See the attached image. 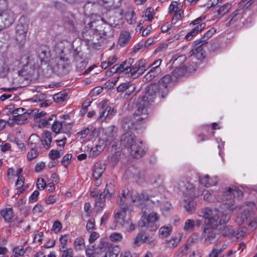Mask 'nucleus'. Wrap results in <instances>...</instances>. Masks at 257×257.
Listing matches in <instances>:
<instances>
[{"instance_id": "1", "label": "nucleus", "mask_w": 257, "mask_h": 257, "mask_svg": "<svg viewBox=\"0 0 257 257\" xmlns=\"http://www.w3.org/2000/svg\"><path fill=\"white\" fill-rule=\"evenodd\" d=\"M198 216L205 219V226L202 233V237L210 243H214L219 238V234L215 229L219 225L227 223L230 218V215L223 213L216 209L205 208L198 212Z\"/></svg>"}, {"instance_id": "2", "label": "nucleus", "mask_w": 257, "mask_h": 257, "mask_svg": "<svg viewBox=\"0 0 257 257\" xmlns=\"http://www.w3.org/2000/svg\"><path fill=\"white\" fill-rule=\"evenodd\" d=\"M134 59L128 58L122 62L119 65L120 73L123 74H131L133 78H137L141 75L146 70V60L142 59L138 61L134 65Z\"/></svg>"}, {"instance_id": "3", "label": "nucleus", "mask_w": 257, "mask_h": 257, "mask_svg": "<svg viewBox=\"0 0 257 257\" xmlns=\"http://www.w3.org/2000/svg\"><path fill=\"white\" fill-rule=\"evenodd\" d=\"M240 211L236 221L239 224H241L247 220L249 221L248 226L251 229L257 228V217H253V209L255 208V204L252 202H246L242 206L238 207Z\"/></svg>"}, {"instance_id": "4", "label": "nucleus", "mask_w": 257, "mask_h": 257, "mask_svg": "<svg viewBox=\"0 0 257 257\" xmlns=\"http://www.w3.org/2000/svg\"><path fill=\"white\" fill-rule=\"evenodd\" d=\"M242 195V192L234 186H232L227 188L226 191L223 192L221 198H217L218 201H221L226 206L228 211L225 213H228L234 209H238V206L235 208H233L234 198L235 197H239Z\"/></svg>"}, {"instance_id": "5", "label": "nucleus", "mask_w": 257, "mask_h": 257, "mask_svg": "<svg viewBox=\"0 0 257 257\" xmlns=\"http://www.w3.org/2000/svg\"><path fill=\"white\" fill-rule=\"evenodd\" d=\"M139 105L134 113V118L137 125L141 126V128H144V124L149 120V114L146 108L148 104V102L144 100V102L140 100Z\"/></svg>"}, {"instance_id": "6", "label": "nucleus", "mask_w": 257, "mask_h": 257, "mask_svg": "<svg viewBox=\"0 0 257 257\" xmlns=\"http://www.w3.org/2000/svg\"><path fill=\"white\" fill-rule=\"evenodd\" d=\"M159 215L156 212H151L147 216H142L139 221V227H146L151 231H155L159 227Z\"/></svg>"}, {"instance_id": "7", "label": "nucleus", "mask_w": 257, "mask_h": 257, "mask_svg": "<svg viewBox=\"0 0 257 257\" xmlns=\"http://www.w3.org/2000/svg\"><path fill=\"white\" fill-rule=\"evenodd\" d=\"M130 211L131 208L127 207H123L122 209L115 211L113 215L115 223L111 226V228L116 229L117 227L119 228L124 225L126 223L128 224L130 220L125 221V218L126 213Z\"/></svg>"}, {"instance_id": "8", "label": "nucleus", "mask_w": 257, "mask_h": 257, "mask_svg": "<svg viewBox=\"0 0 257 257\" xmlns=\"http://www.w3.org/2000/svg\"><path fill=\"white\" fill-rule=\"evenodd\" d=\"M201 194V191L196 194L195 193H193V191L191 189L188 190V192L185 193L183 206L186 211L189 213H193L195 209L196 204L193 200V198L196 196H199Z\"/></svg>"}, {"instance_id": "9", "label": "nucleus", "mask_w": 257, "mask_h": 257, "mask_svg": "<svg viewBox=\"0 0 257 257\" xmlns=\"http://www.w3.org/2000/svg\"><path fill=\"white\" fill-rule=\"evenodd\" d=\"M172 83V77L170 75H166L162 77L158 82L159 88V94L162 98H165L168 94Z\"/></svg>"}, {"instance_id": "10", "label": "nucleus", "mask_w": 257, "mask_h": 257, "mask_svg": "<svg viewBox=\"0 0 257 257\" xmlns=\"http://www.w3.org/2000/svg\"><path fill=\"white\" fill-rule=\"evenodd\" d=\"M148 148L144 142L140 140L129 150L131 156L134 158H140L146 153Z\"/></svg>"}, {"instance_id": "11", "label": "nucleus", "mask_w": 257, "mask_h": 257, "mask_svg": "<svg viewBox=\"0 0 257 257\" xmlns=\"http://www.w3.org/2000/svg\"><path fill=\"white\" fill-rule=\"evenodd\" d=\"M100 248L103 251L106 252L105 257H117L120 252V249L118 246L113 245L111 243L102 241Z\"/></svg>"}, {"instance_id": "12", "label": "nucleus", "mask_w": 257, "mask_h": 257, "mask_svg": "<svg viewBox=\"0 0 257 257\" xmlns=\"http://www.w3.org/2000/svg\"><path fill=\"white\" fill-rule=\"evenodd\" d=\"M201 41L196 40L194 42L193 47L190 52V56H194L198 60H202L205 58V51L204 50V46Z\"/></svg>"}, {"instance_id": "13", "label": "nucleus", "mask_w": 257, "mask_h": 257, "mask_svg": "<svg viewBox=\"0 0 257 257\" xmlns=\"http://www.w3.org/2000/svg\"><path fill=\"white\" fill-rule=\"evenodd\" d=\"M138 140L140 139H137L132 132H127L121 136L120 143L122 145L130 150L134 145L138 142Z\"/></svg>"}, {"instance_id": "14", "label": "nucleus", "mask_w": 257, "mask_h": 257, "mask_svg": "<svg viewBox=\"0 0 257 257\" xmlns=\"http://www.w3.org/2000/svg\"><path fill=\"white\" fill-rule=\"evenodd\" d=\"M159 91V88L157 84H150L146 88V95L142 98L141 101L144 102V100H146V102H148V103L150 101H153Z\"/></svg>"}, {"instance_id": "15", "label": "nucleus", "mask_w": 257, "mask_h": 257, "mask_svg": "<svg viewBox=\"0 0 257 257\" xmlns=\"http://www.w3.org/2000/svg\"><path fill=\"white\" fill-rule=\"evenodd\" d=\"M28 29L27 24L19 23L16 26V39L20 43L24 42L26 39Z\"/></svg>"}, {"instance_id": "16", "label": "nucleus", "mask_w": 257, "mask_h": 257, "mask_svg": "<svg viewBox=\"0 0 257 257\" xmlns=\"http://www.w3.org/2000/svg\"><path fill=\"white\" fill-rule=\"evenodd\" d=\"M101 37H109L113 35V29L111 26L105 21L95 26Z\"/></svg>"}, {"instance_id": "17", "label": "nucleus", "mask_w": 257, "mask_h": 257, "mask_svg": "<svg viewBox=\"0 0 257 257\" xmlns=\"http://www.w3.org/2000/svg\"><path fill=\"white\" fill-rule=\"evenodd\" d=\"M68 60V58L65 55L61 54L55 58L54 68L60 72H63L69 66Z\"/></svg>"}, {"instance_id": "18", "label": "nucleus", "mask_w": 257, "mask_h": 257, "mask_svg": "<svg viewBox=\"0 0 257 257\" xmlns=\"http://www.w3.org/2000/svg\"><path fill=\"white\" fill-rule=\"evenodd\" d=\"M130 198L132 202L140 204L142 201L148 200L150 199V196L147 191H143L141 193L132 191L129 192Z\"/></svg>"}, {"instance_id": "19", "label": "nucleus", "mask_w": 257, "mask_h": 257, "mask_svg": "<svg viewBox=\"0 0 257 257\" xmlns=\"http://www.w3.org/2000/svg\"><path fill=\"white\" fill-rule=\"evenodd\" d=\"M116 133V128L114 125L107 127L104 131V139L109 144L112 142H115Z\"/></svg>"}, {"instance_id": "20", "label": "nucleus", "mask_w": 257, "mask_h": 257, "mask_svg": "<svg viewBox=\"0 0 257 257\" xmlns=\"http://www.w3.org/2000/svg\"><path fill=\"white\" fill-rule=\"evenodd\" d=\"M121 126L124 131L131 132L132 130H141V126L137 125L135 122H133L130 117H125L121 121Z\"/></svg>"}, {"instance_id": "21", "label": "nucleus", "mask_w": 257, "mask_h": 257, "mask_svg": "<svg viewBox=\"0 0 257 257\" xmlns=\"http://www.w3.org/2000/svg\"><path fill=\"white\" fill-rule=\"evenodd\" d=\"M129 198V191L128 190H122L119 193L117 199V203L120 206V209H122L123 207H127L131 208L130 205L128 204Z\"/></svg>"}, {"instance_id": "22", "label": "nucleus", "mask_w": 257, "mask_h": 257, "mask_svg": "<svg viewBox=\"0 0 257 257\" xmlns=\"http://www.w3.org/2000/svg\"><path fill=\"white\" fill-rule=\"evenodd\" d=\"M1 19L4 22V27H9L15 20V15L14 13L10 10H6L3 12L1 15Z\"/></svg>"}, {"instance_id": "23", "label": "nucleus", "mask_w": 257, "mask_h": 257, "mask_svg": "<svg viewBox=\"0 0 257 257\" xmlns=\"http://www.w3.org/2000/svg\"><path fill=\"white\" fill-rule=\"evenodd\" d=\"M182 235L180 232L175 233L172 237L167 240V246L170 248L176 247L180 242Z\"/></svg>"}, {"instance_id": "24", "label": "nucleus", "mask_w": 257, "mask_h": 257, "mask_svg": "<svg viewBox=\"0 0 257 257\" xmlns=\"http://www.w3.org/2000/svg\"><path fill=\"white\" fill-rule=\"evenodd\" d=\"M226 229H228V232H224L225 236L231 235L237 238L243 237L245 234V231L242 228H238L234 230H233L232 226L227 227Z\"/></svg>"}, {"instance_id": "25", "label": "nucleus", "mask_w": 257, "mask_h": 257, "mask_svg": "<svg viewBox=\"0 0 257 257\" xmlns=\"http://www.w3.org/2000/svg\"><path fill=\"white\" fill-rule=\"evenodd\" d=\"M199 182L204 186L209 187L214 185L217 182V177L210 178L209 176L206 175L203 177H199Z\"/></svg>"}, {"instance_id": "26", "label": "nucleus", "mask_w": 257, "mask_h": 257, "mask_svg": "<svg viewBox=\"0 0 257 257\" xmlns=\"http://www.w3.org/2000/svg\"><path fill=\"white\" fill-rule=\"evenodd\" d=\"M205 26L206 24L205 23H201V24L195 26L185 36V39L187 41L191 40L194 36L204 29Z\"/></svg>"}, {"instance_id": "27", "label": "nucleus", "mask_w": 257, "mask_h": 257, "mask_svg": "<svg viewBox=\"0 0 257 257\" xmlns=\"http://www.w3.org/2000/svg\"><path fill=\"white\" fill-rule=\"evenodd\" d=\"M179 6L180 5L177 2H172L169 8V12L176 16L177 19L180 18L183 14V12L180 9Z\"/></svg>"}, {"instance_id": "28", "label": "nucleus", "mask_w": 257, "mask_h": 257, "mask_svg": "<svg viewBox=\"0 0 257 257\" xmlns=\"http://www.w3.org/2000/svg\"><path fill=\"white\" fill-rule=\"evenodd\" d=\"M106 145L103 141H99L97 144L94 146L92 147L90 150V154L93 157H95L99 155V154L104 150Z\"/></svg>"}, {"instance_id": "29", "label": "nucleus", "mask_w": 257, "mask_h": 257, "mask_svg": "<svg viewBox=\"0 0 257 257\" xmlns=\"http://www.w3.org/2000/svg\"><path fill=\"white\" fill-rule=\"evenodd\" d=\"M105 170L103 165L100 163H96L92 170V176L94 179L100 178Z\"/></svg>"}, {"instance_id": "30", "label": "nucleus", "mask_w": 257, "mask_h": 257, "mask_svg": "<svg viewBox=\"0 0 257 257\" xmlns=\"http://www.w3.org/2000/svg\"><path fill=\"white\" fill-rule=\"evenodd\" d=\"M56 116L55 114H51L49 117H46L40 119L39 122V125L40 127H49L52 125Z\"/></svg>"}, {"instance_id": "31", "label": "nucleus", "mask_w": 257, "mask_h": 257, "mask_svg": "<svg viewBox=\"0 0 257 257\" xmlns=\"http://www.w3.org/2000/svg\"><path fill=\"white\" fill-rule=\"evenodd\" d=\"M131 36L129 32L124 31L121 32L119 35L118 43L121 47H124L129 42Z\"/></svg>"}, {"instance_id": "32", "label": "nucleus", "mask_w": 257, "mask_h": 257, "mask_svg": "<svg viewBox=\"0 0 257 257\" xmlns=\"http://www.w3.org/2000/svg\"><path fill=\"white\" fill-rule=\"evenodd\" d=\"M111 187V184H110L109 185H107L103 192H101L99 194V196L97 197V198H96L95 202H103L104 203H105V198L106 197H107L108 198H110L113 192V191H112V192H110L109 191V188H110Z\"/></svg>"}, {"instance_id": "33", "label": "nucleus", "mask_w": 257, "mask_h": 257, "mask_svg": "<svg viewBox=\"0 0 257 257\" xmlns=\"http://www.w3.org/2000/svg\"><path fill=\"white\" fill-rule=\"evenodd\" d=\"M50 56L49 49L46 46H42L38 56L41 63H42L43 62L46 61Z\"/></svg>"}, {"instance_id": "34", "label": "nucleus", "mask_w": 257, "mask_h": 257, "mask_svg": "<svg viewBox=\"0 0 257 257\" xmlns=\"http://www.w3.org/2000/svg\"><path fill=\"white\" fill-rule=\"evenodd\" d=\"M51 128L52 131L56 133V134L60 133H66V131L65 130V128L63 127L62 122L59 121H57L56 120V117L52 123Z\"/></svg>"}, {"instance_id": "35", "label": "nucleus", "mask_w": 257, "mask_h": 257, "mask_svg": "<svg viewBox=\"0 0 257 257\" xmlns=\"http://www.w3.org/2000/svg\"><path fill=\"white\" fill-rule=\"evenodd\" d=\"M90 21L88 23L89 28H92L94 27V24L98 23V25L101 24L104 20L99 15L97 14H91L90 18Z\"/></svg>"}, {"instance_id": "36", "label": "nucleus", "mask_w": 257, "mask_h": 257, "mask_svg": "<svg viewBox=\"0 0 257 257\" xmlns=\"http://www.w3.org/2000/svg\"><path fill=\"white\" fill-rule=\"evenodd\" d=\"M41 142V138L36 134H32L29 139L28 145L30 147H36Z\"/></svg>"}, {"instance_id": "37", "label": "nucleus", "mask_w": 257, "mask_h": 257, "mask_svg": "<svg viewBox=\"0 0 257 257\" xmlns=\"http://www.w3.org/2000/svg\"><path fill=\"white\" fill-rule=\"evenodd\" d=\"M125 18L130 25L134 24L136 19L134 11L132 9L128 10L125 14Z\"/></svg>"}, {"instance_id": "38", "label": "nucleus", "mask_w": 257, "mask_h": 257, "mask_svg": "<svg viewBox=\"0 0 257 257\" xmlns=\"http://www.w3.org/2000/svg\"><path fill=\"white\" fill-rule=\"evenodd\" d=\"M68 94L65 91H61L53 96V99L56 102H61L68 98Z\"/></svg>"}, {"instance_id": "39", "label": "nucleus", "mask_w": 257, "mask_h": 257, "mask_svg": "<svg viewBox=\"0 0 257 257\" xmlns=\"http://www.w3.org/2000/svg\"><path fill=\"white\" fill-rule=\"evenodd\" d=\"M187 71V67L185 65H182L179 67L176 68L172 72L173 75L176 77L184 75Z\"/></svg>"}, {"instance_id": "40", "label": "nucleus", "mask_w": 257, "mask_h": 257, "mask_svg": "<svg viewBox=\"0 0 257 257\" xmlns=\"http://www.w3.org/2000/svg\"><path fill=\"white\" fill-rule=\"evenodd\" d=\"M134 85L130 84L129 83H121L117 87V90L118 92H122L126 90H128L129 92H131L134 90Z\"/></svg>"}, {"instance_id": "41", "label": "nucleus", "mask_w": 257, "mask_h": 257, "mask_svg": "<svg viewBox=\"0 0 257 257\" xmlns=\"http://www.w3.org/2000/svg\"><path fill=\"white\" fill-rule=\"evenodd\" d=\"M161 72L160 69H157L156 71L154 69H151L146 74L144 78L146 81H150L154 79Z\"/></svg>"}, {"instance_id": "42", "label": "nucleus", "mask_w": 257, "mask_h": 257, "mask_svg": "<svg viewBox=\"0 0 257 257\" xmlns=\"http://www.w3.org/2000/svg\"><path fill=\"white\" fill-rule=\"evenodd\" d=\"M106 105H107L106 101H103L100 102L99 103V106H100L101 107V108H102V109H103L102 111L100 113L99 116V119L100 120H101V121L105 119L106 118V117L108 116V115H106L107 110V108H106Z\"/></svg>"}, {"instance_id": "43", "label": "nucleus", "mask_w": 257, "mask_h": 257, "mask_svg": "<svg viewBox=\"0 0 257 257\" xmlns=\"http://www.w3.org/2000/svg\"><path fill=\"white\" fill-rule=\"evenodd\" d=\"M172 231L171 226L161 227L159 231V234L162 237H166L169 236Z\"/></svg>"}, {"instance_id": "44", "label": "nucleus", "mask_w": 257, "mask_h": 257, "mask_svg": "<svg viewBox=\"0 0 257 257\" xmlns=\"http://www.w3.org/2000/svg\"><path fill=\"white\" fill-rule=\"evenodd\" d=\"M1 214L5 220L9 222L13 218V209L10 208H6L2 211Z\"/></svg>"}, {"instance_id": "45", "label": "nucleus", "mask_w": 257, "mask_h": 257, "mask_svg": "<svg viewBox=\"0 0 257 257\" xmlns=\"http://www.w3.org/2000/svg\"><path fill=\"white\" fill-rule=\"evenodd\" d=\"M215 32L216 30L214 28H211L205 34H204L203 36L200 40H198L201 41L203 44H206L207 43V40L212 37Z\"/></svg>"}, {"instance_id": "46", "label": "nucleus", "mask_w": 257, "mask_h": 257, "mask_svg": "<svg viewBox=\"0 0 257 257\" xmlns=\"http://www.w3.org/2000/svg\"><path fill=\"white\" fill-rule=\"evenodd\" d=\"M31 150L28 152L27 155V159L29 161H32L34 159L36 158L39 153L36 147H30Z\"/></svg>"}, {"instance_id": "47", "label": "nucleus", "mask_w": 257, "mask_h": 257, "mask_svg": "<svg viewBox=\"0 0 257 257\" xmlns=\"http://www.w3.org/2000/svg\"><path fill=\"white\" fill-rule=\"evenodd\" d=\"M195 226V221L188 219L186 220L184 223L183 229L185 231H191Z\"/></svg>"}, {"instance_id": "48", "label": "nucleus", "mask_w": 257, "mask_h": 257, "mask_svg": "<svg viewBox=\"0 0 257 257\" xmlns=\"http://www.w3.org/2000/svg\"><path fill=\"white\" fill-rule=\"evenodd\" d=\"M227 244L225 243H218L212 249V252H215L216 254H220L221 252L226 248Z\"/></svg>"}, {"instance_id": "49", "label": "nucleus", "mask_w": 257, "mask_h": 257, "mask_svg": "<svg viewBox=\"0 0 257 257\" xmlns=\"http://www.w3.org/2000/svg\"><path fill=\"white\" fill-rule=\"evenodd\" d=\"M29 114H24L22 115H19L16 116H13V119L18 124H21L24 123L28 118Z\"/></svg>"}, {"instance_id": "50", "label": "nucleus", "mask_w": 257, "mask_h": 257, "mask_svg": "<svg viewBox=\"0 0 257 257\" xmlns=\"http://www.w3.org/2000/svg\"><path fill=\"white\" fill-rule=\"evenodd\" d=\"M231 9V5L229 3H227L222 7H221L218 10V13L219 15L223 16L226 13H227Z\"/></svg>"}, {"instance_id": "51", "label": "nucleus", "mask_w": 257, "mask_h": 257, "mask_svg": "<svg viewBox=\"0 0 257 257\" xmlns=\"http://www.w3.org/2000/svg\"><path fill=\"white\" fill-rule=\"evenodd\" d=\"M84 245V240L82 238H77L74 241V246L77 250L81 249Z\"/></svg>"}, {"instance_id": "52", "label": "nucleus", "mask_w": 257, "mask_h": 257, "mask_svg": "<svg viewBox=\"0 0 257 257\" xmlns=\"http://www.w3.org/2000/svg\"><path fill=\"white\" fill-rule=\"evenodd\" d=\"M95 247L94 245L87 246L85 248V253L87 257H94Z\"/></svg>"}, {"instance_id": "53", "label": "nucleus", "mask_w": 257, "mask_h": 257, "mask_svg": "<svg viewBox=\"0 0 257 257\" xmlns=\"http://www.w3.org/2000/svg\"><path fill=\"white\" fill-rule=\"evenodd\" d=\"M239 10H236L233 13L232 18L228 22V25H230L236 21H237L238 19L241 18L240 15L238 13Z\"/></svg>"}, {"instance_id": "54", "label": "nucleus", "mask_w": 257, "mask_h": 257, "mask_svg": "<svg viewBox=\"0 0 257 257\" xmlns=\"http://www.w3.org/2000/svg\"><path fill=\"white\" fill-rule=\"evenodd\" d=\"M13 252L17 256H22L25 253V251L22 246L15 247L13 249Z\"/></svg>"}, {"instance_id": "55", "label": "nucleus", "mask_w": 257, "mask_h": 257, "mask_svg": "<svg viewBox=\"0 0 257 257\" xmlns=\"http://www.w3.org/2000/svg\"><path fill=\"white\" fill-rule=\"evenodd\" d=\"M49 157L53 160H55L60 157V152L55 150H52L49 153Z\"/></svg>"}, {"instance_id": "56", "label": "nucleus", "mask_w": 257, "mask_h": 257, "mask_svg": "<svg viewBox=\"0 0 257 257\" xmlns=\"http://www.w3.org/2000/svg\"><path fill=\"white\" fill-rule=\"evenodd\" d=\"M109 238L111 241H118L121 240L122 235L119 233L114 232L110 235Z\"/></svg>"}, {"instance_id": "57", "label": "nucleus", "mask_w": 257, "mask_h": 257, "mask_svg": "<svg viewBox=\"0 0 257 257\" xmlns=\"http://www.w3.org/2000/svg\"><path fill=\"white\" fill-rule=\"evenodd\" d=\"M40 193L38 191H34L29 198L30 203H34L38 200Z\"/></svg>"}, {"instance_id": "58", "label": "nucleus", "mask_w": 257, "mask_h": 257, "mask_svg": "<svg viewBox=\"0 0 257 257\" xmlns=\"http://www.w3.org/2000/svg\"><path fill=\"white\" fill-rule=\"evenodd\" d=\"M71 158H72L71 154H67L65 155L63 157V158L61 161L62 165L63 166H64V167H67V165L69 164Z\"/></svg>"}, {"instance_id": "59", "label": "nucleus", "mask_w": 257, "mask_h": 257, "mask_svg": "<svg viewBox=\"0 0 257 257\" xmlns=\"http://www.w3.org/2000/svg\"><path fill=\"white\" fill-rule=\"evenodd\" d=\"M62 224L58 220H56L54 222L52 230L54 231L55 233L59 232L62 228Z\"/></svg>"}, {"instance_id": "60", "label": "nucleus", "mask_w": 257, "mask_h": 257, "mask_svg": "<svg viewBox=\"0 0 257 257\" xmlns=\"http://www.w3.org/2000/svg\"><path fill=\"white\" fill-rule=\"evenodd\" d=\"M137 182L138 184L143 186L146 183L145 176L143 173H139Z\"/></svg>"}, {"instance_id": "61", "label": "nucleus", "mask_w": 257, "mask_h": 257, "mask_svg": "<svg viewBox=\"0 0 257 257\" xmlns=\"http://www.w3.org/2000/svg\"><path fill=\"white\" fill-rule=\"evenodd\" d=\"M27 114L28 113L26 112L25 109L23 108H18L14 111L13 115V116H16Z\"/></svg>"}, {"instance_id": "62", "label": "nucleus", "mask_w": 257, "mask_h": 257, "mask_svg": "<svg viewBox=\"0 0 257 257\" xmlns=\"http://www.w3.org/2000/svg\"><path fill=\"white\" fill-rule=\"evenodd\" d=\"M44 207L43 205L40 204H37L33 209V212L34 214H40L43 211Z\"/></svg>"}, {"instance_id": "63", "label": "nucleus", "mask_w": 257, "mask_h": 257, "mask_svg": "<svg viewBox=\"0 0 257 257\" xmlns=\"http://www.w3.org/2000/svg\"><path fill=\"white\" fill-rule=\"evenodd\" d=\"M73 250L71 248H67L63 251L61 257H73Z\"/></svg>"}, {"instance_id": "64", "label": "nucleus", "mask_w": 257, "mask_h": 257, "mask_svg": "<svg viewBox=\"0 0 257 257\" xmlns=\"http://www.w3.org/2000/svg\"><path fill=\"white\" fill-rule=\"evenodd\" d=\"M36 185L38 189H44L46 186V183L44 179H38Z\"/></svg>"}]
</instances>
